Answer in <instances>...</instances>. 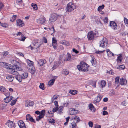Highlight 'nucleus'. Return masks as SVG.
<instances>
[{"instance_id":"2f4dec72","label":"nucleus","mask_w":128,"mask_h":128,"mask_svg":"<svg viewBox=\"0 0 128 128\" xmlns=\"http://www.w3.org/2000/svg\"><path fill=\"white\" fill-rule=\"evenodd\" d=\"M58 98V96L57 95H56L53 96L51 100L52 102H54L56 101V100Z\"/></svg>"},{"instance_id":"0e129e2a","label":"nucleus","mask_w":128,"mask_h":128,"mask_svg":"<svg viewBox=\"0 0 128 128\" xmlns=\"http://www.w3.org/2000/svg\"><path fill=\"white\" fill-rule=\"evenodd\" d=\"M4 7V5L3 3L0 2V10Z\"/></svg>"},{"instance_id":"6e6d98bb","label":"nucleus","mask_w":128,"mask_h":128,"mask_svg":"<svg viewBox=\"0 0 128 128\" xmlns=\"http://www.w3.org/2000/svg\"><path fill=\"white\" fill-rule=\"evenodd\" d=\"M16 99L12 101L11 102L10 105L11 106L14 105L16 103Z\"/></svg>"},{"instance_id":"774afa93","label":"nucleus","mask_w":128,"mask_h":128,"mask_svg":"<svg viewBox=\"0 0 128 128\" xmlns=\"http://www.w3.org/2000/svg\"><path fill=\"white\" fill-rule=\"evenodd\" d=\"M29 120L32 122L34 123L35 122V121L33 119L32 117V116L30 118V120Z\"/></svg>"},{"instance_id":"a878e982","label":"nucleus","mask_w":128,"mask_h":128,"mask_svg":"<svg viewBox=\"0 0 128 128\" xmlns=\"http://www.w3.org/2000/svg\"><path fill=\"white\" fill-rule=\"evenodd\" d=\"M16 3L19 5L21 6H24L23 4V2L22 0H16Z\"/></svg>"},{"instance_id":"5701e85b","label":"nucleus","mask_w":128,"mask_h":128,"mask_svg":"<svg viewBox=\"0 0 128 128\" xmlns=\"http://www.w3.org/2000/svg\"><path fill=\"white\" fill-rule=\"evenodd\" d=\"M29 70L30 73L34 74L35 71V68L34 66H32L30 67V68H29Z\"/></svg>"},{"instance_id":"6e6552de","label":"nucleus","mask_w":128,"mask_h":128,"mask_svg":"<svg viewBox=\"0 0 128 128\" xmlns=\"http://www.w3.org/2000/svg\"><path fill=\"white\" fill-rule=\"evenodd\" d=\"M38 42V40L36 39L33 42V44L34 46V48L35 49H37L40 47V42Z\"/></svg>"},{"instance_id":"49530a36","label":"nucleus","mask_w":128,"mask_h":128,"mask_svg":"<svg viewBox=\"0 0 128 128\" xmlns=\"http://www.w3.org/2000/svg\"><path fill=\"white\" fill-rule=\"evenodd\" d=\"M124 22L126 25L128 27V20L125 17L124 18Z\"/></svg>"},{"instance_id":"e433bc0d","label":"nucleus","mask_w":128,"mask_h":128,"mask_svg":"<svg viewBox=\"0 0 128 128\" xmlns=\"http://www.w3.org/2000/svg\"><path fill=\"white\" fill-rule=\"evenodd\" d=\"M91 62L93 66H95L96 65V62L94 58H92V59L91 61Z\"/></svg>"},{"instance_id":"bf43d9fd","label":"nucleus","mask_w":128,"mask_h":128,"mask_svg":"<svg viewBox=\"0 0 128 128\" xmlns=\"http://www.w3.org/2000/svg\"><path fill=\"white\" fill-rule=\"evenodd\" d=\"M8 54V51L4 52H2V54L4 56H6Z\"/></svg>"},{"instance_id":"58836bf2","label":"nucleus","mask_w":128,"mask_h":128,"mask_svg":"<svg viewBox=\"0 0 128 128\" xmlns=\"http://www.w3.org/2000/svg\"><path fill=\"white\" fill-rule=\"evenodd\" d=\"M31 6L33 7V8L35 10H36L38 9V8L37 5L35 4L32 3L31 4Z\"/></svg>"},{"instance_id":"473e14b6","label":"nucleus","mask_w":128,"mask_h":128,"mask_svg":"<svg viewBox=\"0 0 128 128\" xmlns=\"http://www.w3.org/2000/svg\"><path fill=\"white\" fill-rule=\"evenodd\" d=\"M74 121L73 122H76V123H77L79 122L80 121V120L79 118V117L77 116H75L74 118Z\"/></svg>"},{"instance_id":"de8ad7c7","label":"nucleus","mask_w":128,"mask_h":128,"mask_svg":"<svg viewBox=\"0 0 128 128\" xmlns=\"http://www.w3.org/2000/svg\"><path fill=\"white\" fill-rule=\"evenodd\" d=\"M118 66V68L117 67V68L120 69L122 70L124 69L125 68V66L123 64L120 65V66Z\"/></svg>"},{"instance_id":"c03bdc74","label":"nucleus","mask_w":128,"mask_h":128,"mask_svg":"<svg viewBox=\"0 0 128 128\" xmlns=\"http://www.w3.org/2000/svg\"><path fill=\"white\" fill-rule=\"evenodd\" d=\"M106 82L104 80H102L101 82V84L102 88L104 87L106 85Z\"/></svg>"},{"instance_id":"c85d7f7f","label":"nucleus","mask_w":128,"mask_h":128,"mask_svg":"<svg viewBox=\"0 0 128 128\" xmlns=\"http://www.w3.org/2000/svg\"><path fill=\"white\" fill-rule=\"evenodd\" d=\"M88 107L89 109L91 111L94 112L95 111V109L92 104H90L88 105Z\"/></svg>"},{"instance_id":"bb28decb","label":"nucleus","mask_w":128,"mask_h":128,"mask_svg":"<svg viewBox=\"0 0 128 128\" xmlns=\"http://www.w3.org/2000/svg\"><path fill=\"white\" fill-rule=\"evenodd\" d=\"M71 59V56L70 55L68 52L67 55L66 56V58L64 59V60L66 61H70Z\"/></svg>"},{"instance_id":"ddd939ff","label":"nucleus","mask_w":128,"mask_h":128,"mask_svg":"<svg viewBox=\"0 0 128 128\" xmlns=\"http://www.w3.org/2000/svg\"><path fill=\"white\" fill-rule=\"evenodd\" d=\"M16 25L22 27L24 25V22L20 19H18L16 20Z\"/></svg>"},{"instance_id":"4c0bfd02","label":"nucleus","mask_w":128,"mask_h":128,"mask_svg":"<svg viewBox=\"0 0 128 128\" xmlns=\"http://www.w3.org/2000/svg\"><path fill=\"white\" fill-rule=\"evenodd\" d=\"M44 116L40 115L39 116H38L36 118V120L37 121H39L40 119L42 118H44Z\"/></svg>"},{"instance_id":"412c9836","label":"nucleus","mask_w":128,"mask_h":128,"mask_svg":"<svg viewBox=\"0 0 128 128\" xmlns=\"http://www.w3.org/2000/svg\"><path fill=\"white\" fill-rule=\"evenodd\" d=\"M14 77L11 75H8L6 76V78L10 82H12L13 81Z\"/></svg>"},{"instance_id":"8fccbe9b","label":"nucleus","mask_w":128,"mask_h":128,"mask_svg":"<svg viewBox=\"0 0 128 128\" xmlns=\"http://www.w3.org/2000/svg\"><path fill=\"white\" fill-rule=\"evenodd\" d=\"M31 116L30 114H27L26 116V120L27 121H28L30 120V118L31 117Z\"/></svg>"},{"instance_id":"393cba45","label":"nucleus","mask_w":128,"mask_h":128,"mask_svg":"<svg viewBox=\"0 0 128 128\" xmlns=\"http://www.w3.org/2000/svg\"><path fill=\"white\" fill-rule=\"evenodd\" d=\"M16 35L17 36H18V35L20 36L21 35V37L22 38L20 40L24 41V40L26 38L24 36H24L23 34H22V33L21 32H18V33H17L16 34Z\"/></svg>"},{"instance_id":"dca6fc26","label":"nucleus","mask_w":128,"mask_h":128,"mask_svg":"<svg viewBox=\"0 0 128 128\" xmlns=\"http://www.w3.org/2000/svg\"><path fill=\"white\" fill-rule=\"evenodd\" d=\"M13 97L11 96H7L6 98H4V102L6 103H8L12 100V98Z\"/></svg>"},{"instance_id":"ea45409f","label":"nucleus","mask_w":128,"mask_h":128,"mask_svg":"<svg viewBox=\"0 0 128 128\" xmlns=\"http://www.w3.org/2000/svg\"><path fill=\"white\" fill-rule=\"evenodd\" d=\"M0 90L2 92H4L6 91V89L4 87L1 86L0 87Z\"/></svg>"},{"instance_id":"c9c22d12","label":"nucleus","mask_w":128,"mask_h":128,"mask_svg":"<svg viewBox=\"0 0 128 128\" xmlns=\"http://www.w3.org/2000/svg\"><path fill=\"white\" fill-rule=\"evenodd\" d=\"M122 56L121 54H120L117 58V61L118 62H121L122 60V59L121 58Z\"/></svg>"},{"instance_id":"f704fd0d","label":"nucleus","mask_w":128,"mask_h":128,"mask_svg":"<svg viewBox=\"0 0 128 128\" xmlns=\"http://www.w3.org/2000/svg\"><path fill=\"white\" fill-rule=\"evenodd\" d=\"M55 81V79L54 78H53L49 81L48 82V85L49 86H51L52 85H53L54 84V83Z\"/></svg>"},{"instance_id":"a211bd4d","label":"nucleus","mask_w":128,"mask_h":128,"mask_svg":"<svg viewBox=\"0 0 128 128\" xmlns=\"http://www.w3.org/2000/svg\"><path fill=\"white\" fill-rule=\"evenodd\" d=\"M61 60H59L58 61L56 62L54 64L52 68H53V69H54L58 67L59 65L61 64Z\"/></svg>"},{"instance_id":"69168bd1","label":"nucleus","mask_w":128,"mask_h":128,"mask_svg":"<svg viewBox=\"0 0 128 128\" xmlns=\"http://www.w3.org/2000/svg\"><path fill=\"white\" fill-rule=\"evenodd\" d=\"M93 123L91 121H90L88 122V125L89 126L91 127H92L93 126Z\"/></svg>"},{"instance_id":"13d9d810","label":"nucleus","mask_w":128,"mask_h":128,"mask_svg":"<svg viewBox=\"0 0 128 128\" xmlns=\"http://www.w3.org/2000/svg\"><path fill=\"white\" fill-rule=\"evenodd\" d=\"M104 23H107L108 22V18L107 17H105L104 19Z\"/></svg>"},{"instance_id":"f8f14e48","label":"nucleus","mask_w":128,"mask_h":128,"mask_svg":"<svg viewBox=\"0 0 128 128\" xmlns=\"http://www.w3.org/2000/svg\"><path fill=\"white\" fill-rule=\"evenodd\" d=\"M6 124L10 128L14 126V122L11 121L9 120L6 123Z\"/></svg>"},{"instance_id":"b1692460","label":"nucleus","mask_w":128,"mask_h":128,"mask_svg":"<svg viewBox=\"0 0 128 128\" xmlns=\"http://www.w3.org/2000/svg\"><path fill=\"white\" fill-rule=\"evenodd\" d=\"M106 51L108 56L109 57H111L112 56H114V54L111 52L109 49H107Z\"/></svg>"},{"instance_id":"f257e3e1","label":"nucleus","mask_w":128,"mask_h":128,"mask_svg":"<svg viewBox=\"0 0 128 128\" xmlns=\"http://www.w3.org/2000/svg\"><path fill=\"white\" fill-rule=\"evenodd\" d=\"M89 66L85 63L81 62L80 65H78L77 68L80 71L84 72H87L88 70V67Z\"/></svg>"},{"instance_id":"7c9ffc66","label":"nucleus","mask_w":128,"mask_h":128,"mask_svg":"<svg viewBox=\"0 0 128 128\" xmlns=\"http://www.w3.org/2000/svg\"><path fill=\"white\" fill-rule=\"evenodd\" d=\"M27 62L28 66L30 67L32 66H33L34 62H33L29 60H27Z\"/></svg>"},{"instance_id":"39448f33","label":"nucleus","mask_w":128,"mask_h":128,"mask_svg":"<svg viewBox=\"0 0 128 128\" xmlns=\"http://www.w3.org/2000/svg\"><path fill=\"white\" fill-rule=\"evenodd\" d=\"M96 35V33H94L91 31L88 32L87 34V38L89 40H93L94 38V36Z\"/></svg>"},{"instance_id":"72a5a7b5","label":"nucleus","mask_w":128,"mask_h":128,"mask_svg":"<svg viewBox=\"0 0 128 128\" xmlns=\"http://www.w3.org/2000/svg\"><path fill=\"white\" fill-rule=\"evenodd\" d=\"M102 97V96L98 94V95L97 98H96V100H97L98 102H99L100 101Z\"/></svg>"},{"instance_id":"2eb2a0df","label":"nucleus","mask_w":128,"mask_h":128,"mask_svg":"<svg viewBox=\"0 0 128 128\" xmlns=\"http://www.w3.org/2000/svg\"><path fill=\"white\" fill-rule=\"evenodd\" d=\"M106 38H103L102 40L100 42V46L101 47L104 48V43L106 42Z\"/></svg>"},{"instance_id":"f03ea898","label":"nucleus","mask_w":128,"mask_h":128,"mask_svg":"<svg viewBox=\"0 0 128 128\" xmlns=\"http://www.w3.org/2000/svg\"><path fill=\"white\" fill-rule=\"evenodd\" d=\"M11 63L15 66L16 70L21 71L22 70L21 67V64L18 61L14 60H12L11 61Z\"/></svg>"},{"instance_id":"7ed1b4c3","label":"nucleus","mask_w":128,"mask_h":128,"mask_svg":"<svg viewBox=\"0 0 128 128\" xmlns=\"http://www.w3.org/2000/svg\"><path fill=\"white\" fill-rule=\"evenodd\" d=\"M76 8L75 5L72 3L70 2L67 4L66 10L67 11L69 12L73 11Z\"/></svg>"},{"instance_id":"603ef678","label":"nucleus","mask_w":128,"mask_h":128,"mask_svg":"<svg viewBox=\"0 0 128 128\" xmlns=\"http://www.w3.org/2000/svg\"><path fill=\"white\" fill-rule=\"evenodd\" d=\"M62 73L65 75H67L68 74L69 72L68 70H65L63 71Z\"/></svg>"},{"instance_id":"5fc2aeb1","label":"nucleus","mask_w":128,"mask_h":128,"mask_svg":"<svg viewBox=\"0 0 128 128\" xmlns=\"http://www.w3.org/2000/svg\"><path fill=\"white\" fill-rule=\"evenodd\" d=\"M119 78L118 77H116L115 78V82L116 84H118L119 82Z\"/></svg>"},{"instance_id":"6ab92c4d","label":"nucleus","mask_w":128,"mask_h":128,"mask_svg":"<svg viewBox=\"0 0 128 128\" xmlns=\"http://www.w3.org/2000/svg\"><path fill=\"white\" fill-rule=\"evenodd\" d=\"M46 21L45 18H40L37 20V22L38 23L42 24L44 23Z\"/></svg>"},{"instance_id":"a18cd8bd","label":"nucleus","mask_w":128,"mask_h":128,"mask_svg":"<svg viewBox=\"0 0 128 128\" xmlns=\"http://www.w3.org/2000/svg\"><path fill=\"white\" fill-rule=\"evenodd\" d=\"M39 87L40 88L42 89V90H44L45 88L44 87V84L43 83H40L39 86Z\"/></svg>"},{"instance_id":"09e8293b","label":"nucleus","mask_w":128,"mask_h":128,"mask_svg":"<svg viewBox=\"0 0 128 128\" xmlns=\"http://www.w3.org/2000/svg\"><path fill=\"white\" fill-rule=\"evenodd\" d=\"M96 22L97 24H100L101 25H102V24L101 21H100V20L99 18L97 19L96 20Z\"/></svg>"},{"instance_id":"0eeeda50","label":"nucleus","mask_w":128,"mask_h":128,"mask_svg":"<svg viewBox=\"0 0 128 128\" xmlns=\"http://www.w3.org/2000/svg\"><path fill=\"white\" fill-rule=\"evenodd\" d=\"M110 26L114 30H117L118 26L117 24L114 21H110Z\"/></svg>"},{"instance_id":"e2e57ef3","label":"nucleus","mask_w":128,"mask_h":128,"mask_svg":"<svg viewBox=\"0 0 128 128\" xmlns=\"http://www.w3.org/2000/svg\"><path fill=\"white\" fill-rule=\"evenodd\" d=\"M1 26L5 28H7L8 26V24H7L3 23H2V24H1Z\"/></svg>"},{"instance_id":"4d7b16f0","label":"nucleus","mask_w":128,"mask_h":128,"mask_svg":"<svg viewBox=\"0 0 128 128\" xmlns=\"http://www.w3.org/2000/svg\"><path fill=\"white\" fill-rule=\"evenodd\" d=\"M105 50H103L102 51H100L99 50H96L95 51V52L97 54H100L103 53V52H104Z\"/></svg>"},{"instance_id":"cd10ccee","label":"nucleus","mask_w":128,"mask_h":128,"mask_svg":"<svg viewBox=\"0 0 128 128\" xmlns=\"http://www.w3.org/2000/svg\"><path fill=\"white\" fill-rule=\"evenodd\" d=\"M76 122H73L70 124V128H76Z\"/></svg>"},{"instance_id":"37998d69","label":"nucleus","mask_w":128,"mask_h":128,"mask_svg":"<svg viewBox=\"0 0 128 128\" xmlns=\"http://www.w3.org/2000/svg\"><path fill=\"white\" fill-rule=\"evenodd\" d=\"M96 81H91V84L94 87V88L96 87Z\"/></svg>"},{"instance_id":"aec40b11","label":"nucleus","mask_w":128,"mask_h":128,"mask_svg":"<svg viewBox=\"0 0 128 128\" xmlns=\"http://www.w3.org/2000/svg\"><path fill=\"white\" fill-rule=\"evenodd\" d=\"M8 63L3 62H0V66L3 67L8 68Z\"/></svg>"},{"instance_id":"f3484780","label":"nucleus","mask_w":128,"mask_h":128,"mask_svg":"<svg viewBox=\"0 0 128 128\" xmlns=\"http://www.w3.org/2000/svg\"><path fill=\"white\" fill-rule=\"evenodd\" d=\"M127 80L124 79L123 78H120V83L121 85H125L127 83Z\"/></svg>"},{"instance_id":"4be33fe9","label":"nucleus","mask_w":128,"mask_h":128,"mask_svg":"<svg viewBox=\"0 0 128 128\" xmlns=\"http://www.w3.org/2000/svg\"><path fill=\"white\" fill-rule=\"evenodd\" d=\"M23 80L27 78L28 76V74L27 72H25L22 73L21 74Z\"/></svg>"},{"instance_id":"864d4df0","label":"nucleus","mask_w":128,"mask_h":128,"mask_svg":"<svg viewBox=\"0 0 128 128\" xmlns=\"http://www.w3.org/2000/svg\"><path fill=\"white\" fill-rule=\"evenodd\" d=\"M45 112V110H43L41 111L40 112V115H42L44 116V114Z\"/></svg>"},{"instance_id":"1a4fd4ad","label":"nucleus","mask_w":128,"mask_h":128,"mask_svg":"<svg viewBox=\"0 0 128 128\" xmlns=\"http://www.w3.org/2000/svg\"><path fill=\"white\" fill-rule=\"evenodd\" d=\"M25 102L26 107L32 106L34 104V102H33L29 100H27L25 101Z\"/></svg>"},{"instance_id":"20e7f679","label":"nucleus","mask_w":128,"mask_h":128,"mask_svg":"<svg viewBox=\"0 0 128 128\" xmlns=\"http://www.w3.org/2000/svg\"><path fill=\"white\" fill-rule=\"evenodd\" d=\"M57 18V16L55 13L52 14H50L49 21V23H52L54 22Z\"/></svg>"},{"instance_id":"4468645a","label":"nucleus","mask_w":128,"mask_h":128,"mask_svg":"<svg viewBox=\"0 0 128 128\" xmlns=\"http://www.w3.org/2000/svg\"><path fill=\"white\" fill-rule=\"evenodd\" d=\"M18 124L20 128H26L24 122L22 120L19 121Z\"/></svg>"},{"instance_id":"3c124183","label":"nucleus","mask_w":128,"mask_h":128,"mask_svg":"<svg viewBox=\"0 0 128 128\" xmlns=\"http://www.w3.org/2000/svg\"><path fill=\"white\" fill-rule=\"evenodd\" d=\"M56 39L55 38H52V45H54V44H56Z\"/></svg>"},{"instance_id":"680f3d73","label":"nucleus","mask_w":128,"mask_h":128,"mask_svg":"<svg viewBox=\"0 0 128 128\" xmlns=\"http://www.w3.org/2000/svg\"><path fill=\"white\" fill-rule=\"evenodd\" d=\"M58 107H56V108H53L52 111L53 112H56L57 110H58Z\"/></svg>"},{"instance_id":"79ce46f5","label":"nucleus","mask_w":128,"mask_h":128,"mask_svg":"<svg viewBox=\"0 0 128 128\" xmlns=\"http://www.w3.org/2000/svg\"><path fill=\"white\" fill-rule=\"evenodd\" d=\"M104 5H103L102 6H99L98 8V11H100L102 10L104 8Z\"/></svg>"},{"instance_id":"c756f323","label":"nucleus","mask_w":128,"mask_h":128,"mask_svg":"<svg viewBox=\"0 0 128 128\" xmlns=\"http://www.w3.org/2000/svg\"><path fill=\"white\" fill-rule=\"evenodd\" d=\"M64 109L63 107L62 106H60L58 108L57 113L58 114H60L63 113L62 111Z\"/></svg>"},{"instance_id":"a19ab883","label":"nucleus","mask_w":128,"mask_h":128,"mask_svg":"<svg viewBox=\"0 0 128 128\" xmlns=\"http://www.w3.org/2000/svg\"><path fill=\"white\" fill-rule=\"evenodd\" d=\"M76 92L77 91L76 90H70L69 93L72 94L74 95L77 93Z\"/></svg>"},{"instance_id":"9d476101","label":"nucleus","mask_w":128,"mask_h":128,"mask_svg":"<svg viewBox=\"0 0 128 128\" xmlns=\"http://www.w3.org/2000/svg\"><path fill=\"white\" fill-rule=\"evenodd\" d=\"M46 62V60L44 59H41L37 61V63L39 66H42L45 64Z\"/></svg>"},{"instance_id":"338daca9","label":"nucleus","mask_w":128,"mask_h":128,"mask_svg":"<svg viewBox=\"0 0 128 128\" xmlns=\"http://www.w3.org/2000/svg\"><path fill=\"white\" fill-rule=\"evenodd\" d=\"M43 41L45 43H46L47 42V40L45 37H44L43 38Z\"/></svg>"},{"instance_id":"052dcab7","label":"nucleus","mask_w":128,"mask_h":128,"mask_svg":"<svg viewBox=\"0 0 128 128\" xmlns=\"http://www.w3.org/2000/svg\"><path fill=\"white\" fill-rule=\"evenodd\" d=\"M49 122L51 123L54 124L55 122V120L53 118L50 119L49 120Z\"/></svg>"},{"instance_id":"9b49d317","label":"nucleus","mask_w":128,"mask_h":128,"mask_svg":"<svg viewBox=\"0 0 128 128\" xmlns=\"http://www.w3.org/2000/svg\"><path fill=\"white\" fill-rule=\"evenodd\" d=\"M17 74L16 75H14L16 76V78L19 82H21L22 81V80H23L22 79V77L21 75L19 74V73L18 72Z\"/></svg>"},{"instance_id":"423d86ee","label":"nucleus","mask_w":128,"mask_h":128,"mask_svg":"<svg viewBox=\"0 0 128 128\" xmlns=\"http://www.w3.org/2000/svg\"><path fill=\"white\" fill-rule=\"evenodd\" d=\"M6 68L8 69V72L12 74L16 75L18 73V72L15 70V68L13 66H8V67Z\"/></svg>"}]
</instances>
